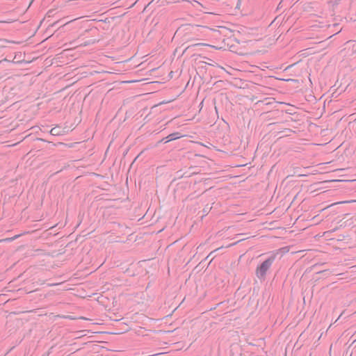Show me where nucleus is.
Masks as SVG:
<instances>
[{
	"label": "nucleus",
	"mask_w": 356,
	"mask_h": 356,
	"mask_svg": "<svg viewBox=\"0 0 356 356\" xmlns=\"http://www.w3.org/2000/svg\"><path fill=\"white\" fill-rule=\"evenodd\" d=\"M341 31L342 27H339V24H329L321 17L313 14V44L321 43Z\"/></svg>",
	"instance_id": "obj_1"
},
{
	"label": "nucleus",
	"mask_w": 356,
	"mask_h": 356,
	"mask_svg": "<svg viewBox=\"0 0 356 356\" xmlns=\"http://www.w3.org/2000/svg\"><path fill=\"white\" fill-rule=\"evenodd\" d=\"M330 207V205L313 206V227L318 225L321 222H323V225H325V222L323 221V220L327 216V213L325 211Z\"/></svg>",
	"instance_id": "obj_2"
},
{
	"label": "nucleus",
	"mask_w": 356,
	"mask_h": 356,
	"mask_svg": "<svg viewBox=\"0 0 356 356\" xmlns=\"http://www.w3.org/2000/svg\"><path fill=\"white\" fill-rule=\"evenodd\" d=\"M275 259V255H272L257 268L256 274L259 278H263L265 277L267 271L270 268Z\"/></svg>",
	"instance_id": "obj_3"
},
{
	"label": "nucleus",
	"mask_w": 356,
	"mask_h": 356,
	"mask_svg": "<svg viewBox=\"0 0 356 356\" xmlns=\"http://www.w3.org/2000/svg\"><path fill=\"white\" fill-rule=\"evenodd\" d=\"M328 274L329 272L327 270H320L316 264H313V280L321 279L322 277L321 275H327Z\"/></svg>",
	"instance_id": "obj_4"
},
{
	"label": "nucleus",
	"mask_w": 356,
	"mask_h": 356,
	"mask_svg": "<svg viewBox=\"0 0 356 356\" xmlns=\"http://www.w3.org/2000/svg\"><path fill=\"white\" fill-rule=\"evenodd\" d=\"M323 183V182H314V178H313V193L319 191L321 188V187H320L319 186ZM319 195H321V193H316L315 195L313 194V204L314 203V202L318 201V196Z\"/></svg>",
	"instance_id": "obj_5"
},
{
	"label": "nucleus",
	"mask_w": 356,
	"mask_h": 356,
	"mask_svg": "<svg viewBox=\"0 0 356 356\" xmlns=\"http://www.w3.org/2000/svg\"><path fill=\"white\" fill-rule=\"evenodd\" d=\"M179 138H180V136H179V133H177H177H173V134H169L165 138V142L167 143V142H169V141H171V140Z\"/></svg>",
	"instance_id": "obj_6"
},
{
	"label": "nucleus",
	"mask_w": 356,
	"mask_h": 356,
	"mask_svg": "<svg viewBox=\"0 0 356 356\" xmlns=\"http://www.w3.org/2000/svg\"><path fill=\"white\" fill-rule=\"evenodd\" d=\"M318 129H319L318 126H317L313 123V129H312L313 134H318Z\"/></svg>",
	"instance_id": "obj_7"
},
{
	"label": "nucleus",
	"mask_w": 356,
	"mask_h": 356,
	"mask_svg": "<svg viewBox=\"0 0 356 356\" xmlns=\"http://www.w3.org/2000/svg\"><path fill=\"white\" fill-rule=\"evenodd\" d=\"M321 165V163H317L316 165H314V162L313 161V170H312V172H313V175L315 173V172H317L318 170L317 169H315L314 168L315 167H317L318 165Z\"/></svg>",
	"instance_id": "obj_8"
},
{
	"label": "nucleus",
	"mask_w": 356,
	"mask_h": 356,
	"mask_svg": "<svg viewBox=\"0 0 356 356\" xmlns=\"http://www.w3.org/2000/svg\"><path fill=\"white\" fill-rule=\"evenodd\" d=\"M315 230L313 228V238H318V237H321L323 235H320V234H315Z\"/></svg>",
	"instance_id": "obj_9"
},
{
	"label": "nucleus",
	"mask_w": 356,
	"mask_h": 356,
	"mask_svg": "<svg viewBox=\"0 0 356 356\" xmlns=\"http://www.w3.org/2000/svg\"><path fill=\"white\" fill-rule=\"evenodd\" d=\"M20 235H16L12 238H6V241H13L16 238H17Z\"/></svg>",
	"instance_id": "obj_10"
},
{
	"label": "nucleus",
	"mask_w": 356,
	"mask_h": 356,
	"mask_svg": "<svg viewBox=\"0 0 356 356\" xmlns=\"http://www.w3.org/2000/svg\"><path fill=\"white\" fill-rule=\"evenodd\" d=\"M50 132L52 135H57V133L56 132V128L51 129Z\"/></svg>",
	"instance_id": "obj_11"
},
{
	"label": "nucleus",
	"mask_w": 356,
	"mask_h": 356,
	"mask_svg": "<svg viewBox=\"0 0 356 356\" xmlns=\"http://www.w3.org/2000/svg\"><path fill=\"white\" fill-rule=\"evenodd\" d=\"M237 243H238V242H235V243H232V244H230V245H227V247L232 246V245H236Z\"/></svg>",
	"instance_id": "obj_12"
},
{
	"label": "nucleus",
	"mask_w": 356,
	"mask_h": 356,
	"mask_svg": "<svg viewBox=\"0 0 356 356\" xmlns=\"http://www.w3.org/2000/svg\"><path fill=\"white\" fill-rule=\"evenodd\" d=\"M312 145H319L318 144H316V143H312Z\"/></svg>",
	"instance_id": "obj_13"
},
{
	"label": "nucleus",
	"mask_w": 356,
	"mask_h": 356,
	"mask_svg": "<svg viewBox=\"0 0 356 356\" xmlns=\"http://www.w3.org/2000/svg\"><path fill=\"white\" fill-rule=\"evenodd\" d=\"M309 81L310 82H312V79H311V78H310L309 76Z\"/></svg>",
	"instance_id": "obj_14"
},
{
	"label": "nucleus",
	"mask_w": 356,
	"mask_h": 356,
	"mask_svg": "<svg viewBox=\"0 0 356 356\" xmlns=\"http://www.w3.org/2000/svg\"><path fill=\"white\" fill-rule=\"evenodd\" d=\"M50 286H54V285H56L55 284H49Z\"/></svg>",
	"instance_id": "obj_15"
},
{
	"label": "nucleus",
	"mask_w": 356,
	"mask_h": 356,
	"mask_svg": "<svg viewBox=\"0 0 356 356\" xmlns=\"http://www.w3.org/2000/svg\"><path fill=\"white\" fill-rule=\"evenodd\" d=\"M2 61H3V60H1V61H0V63H1Z\"/></svg>",
	"instance_id": "obj_16"
},
{
	"label": "nucleus",
	"mask_w": 356,
	"mask_h": 356,
	"mask_svg": "<svg viewBox=\"0 0 356 356\" xmlns=\"http://www.w3.org/2000/svg\"><path fill=\"white\" fill-rule=\"evenodd\" d=\"M2 61H3V60H1V61H0V63H1Z\"/></svg>",
	"instance_id": "obj_17"
},
{
	"label": "nucleus",
	"mask_w": 356,
	"mask_h": 356,
	"mask_svg": "<svg viewBox=\"0 0 356 356\" xmlns=\"http://www.w3.org/2000/svg\"><path fill=\"white\" fill-rule=\"evenodd\" d=\"M309 356H312V354H310Z\"/></svg>",
	"instance_id": "obj_18"
}]
</instances>
